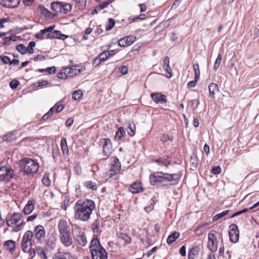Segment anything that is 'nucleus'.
Returning a JSON list of instances; mask_svg holds the SVG:
<instances>
[{
    "instance_id": "f257e3e1",
    "label": "nucleus",
    "mask_w": 259,
    "mask_h": 259,
    "mask_svg": "<svg viewBox=\"0 0 259 259\" xmlns=\"http://www.w3.org/2000/svg\"><path fill=\"white\" fill-rule=\"evenodd\" d=\"M95 207L94 202L91 200L77 201L74 206L75 219L82 221H88Z\"/></svg>"
},
{
    "instance_id": "f03ea898",
    "label": "nucleus",
    "mask_w": 259,
    "mask_h": 259,
    "mask_svg": "<svg viewBox=\"0 0 259 259\" xmlns=\"http://www.w3.org/2000/svg\"><path fill=\"white\" fill-rule=\"evenodd\" d=\"M181 177L179 173L169 174L163 172H156L150 176V182L152 185L166 182H172L171 185L178 183Z\"/></svg>"
},
{
    "instance_id": "7ed1b4c3",
    "label": "nucleus",
    "mask_w": 259,
    "mask_h": 259,
    "mask_svg": "<svg viewBox=\"0 0 259 259\" xmlns=\"http://www.w3.org/2000/svg\"><path fill=\"white\" fill-rule=\"evenodd\" d=\"M20 171L25 175H33L39 168V164L33 160L24 158L19 161Z\"/></svg>"
},
{
    "instance_id": "20e7f679",
    "label": "nucleus",
    "mask_w": 259,
    "mask_h": 259,
    "mask_svg": "<svg viewBox=\"0 0 259 259\" xmlns=\"http://www.w3.org/2000/svg\"><path fill=\"white\" fill-rule=\"evenodd\" d=\"M6 223L8 226L12 227L13 231L18 232L23 227L25 223L22 220V216L19 212L8 214L6 218Z\"/></svg>"
},
{
    "instance_id": "39448f33",
    "label": "nucleus",
    "mask_w": 259,
    "mask_h": 259,
    "mask_svg": "<svg viewBox=\"0 0 259 259\" xmlns=\"http://www.w3.org/2000/svg\"><path fill=\"white\" fill-rule=\"evenodd\" d=\"M33 233L31 231H27L22 240V249L25 252H28L31 248V241Z\"/></svg>"
},
{
    "instance_id": "423d86ee",
    "label": "nucleus",
    "mask_w": 259,
    "mask_h": 259,
    "mask_svg": "<svg viewBox=\"0 0 259 259\" xmlns=\"http://www.w3.org/2000/svg\"><path fill=\"white\" fill-rule=\"evenodd\" d=\"M121 168V164L119 161V159L114 157L110 166V169L106 172L104 174V177L106 179L110 178L114 175L118 174Z\"/></svg>"
},
{
    "instance_id": "0eeeda50",
    "label": "nucleus",
    "mask_w": 259,
    "mask_h": 259,
    "mask_svg": "<svg viewBox=\"0 0 259 259\" xmlns=\"http://www.w3.org/2000/svg\"><path fill=\"white\" fill-rule=\"evenodd\" d=\"M217 234L218 233L215 231H211L208 234V241L207 246L212 252L216 251L218 248V242L215 236V235Z\"/></svg>"
},
{
    "instance_id": "6e6552de",
    "label": "nucleus",
    "mask_w": 259,
    "mask_h": 259,
    "mask_svg": "<svg viewBox=\"0 0 259 259\" xmlns=\"http://www.w3.org/2000/svg\"><path fill=\"white\" fill-rule=\"evenodd\" d=\"M73 232L75 240L80 245L84 246L87 243V240L84 232L78 227H75Z\"/></svg>"
},
{
    "instance_id": "1a4fd4ad",
    "label": "nucleus",
    "mask_w": 259,
    "mask_h": 259,
    "mask_svg": "<svg viewBox=\"0 0 259 259\" xmlns=\"http://www.w3.org/2000/svg\"><path fill=\"white\" fill-rule=\"evenodd\" d=\"M229 235L230 241L232 242L236 243L239 240V231L238 226L235 224H231L230 226Z\"/></svg>"
},
{
    "instance_id": "9d476101",
    "label": "nucleus",
    "mask_w": 259,
    "mask_h": 259,
    "mask_svg": "<svg viewBox=\"0 0 259 259\" xmlns=\"http://www.w3.org/2000/svg\"><path fill=\"white\" fill-rule=\"evenodd\" d=\"M34 237L38 242L42 243L45 240V231L41 225L36 226L34 230Z\"/></svg>"
},
{
    "instance_id": "9b49d317",
    "label": "nucleus",
    "mask_w": 259,
    "mask_h": 259,
    "mask_svg": "<svg viewBox=\"0 0 259 259\" xmlns=\"http://www.w3.org/2000/svg\"><path fill=\"white\" fill-rule=\"evenodd\" d=\"M91 252L93 259H107V253L103 247L92 249Z\"/></svg>"
},
{
    "instance_id": "f8f14e48",
    "label": "nucleus",
    "mask_w": 259,
    "mask_h": 259,
    "mask_svg": "<svg viewBox=\"0 0 259 259\" xmlns=\"http://www.w3.org/2000/svg\"><path fill=\"white\" fill-rule=\"evenodd\" d=\"M153 101L156 104H164L166 103V97L159 93H154L151 94Z\"/></svg>"
},
{
    "instance_id": "ddd939ff",
    "label": "nucleus",
    "mask_w": 259,
    "mask_h": 259,
    "mask_svg": "<svg viewBox=\"0 0 259 259\" xmlns=\"http://www.w3.org/2000/svg\"><path fill=\"white\" fill-rule=\"evenodd\" d=\"M60 239L61 242L65 247H69L73 243V239L70 233L60 235Z\"/></svg>"
},
{
    "instance_id": "4468645a",
    "label": "nucleus",
    "mask_w": 259,
    "mask_h": 259,
    "mask_svg": "<svg viewBox=\"0 0 259 259\" xmlns=\"http://www.w3.org/2000/svg\"><path fill=\"white\" fill-rule=\"evenodd\" d=\"M59 235L70 233V227L65 220H60L58 226Z\"/></svg>"
},
{
    "instance_id": "2eb2a0df",
    "label": "nucleus",
    "mask_w": 259,
    "mask_h": 259,
    "mask_svg": "<svg viewBox=\"0 0 259 259\" xmlns=\"http://www.w3.org/2000/svg\"><path fill=\"white\" fill-rule=\"evenodd\" d=\"M55 25H51L48 28L41 30L38 33H36L35 37L39 39H43L46 38L47 34H48L52 30H54Z\"/></svg>"
},
{
    "instance_id": "dca6fc26",
    "label": "nucleus",
    "mask_w": 259,
    "mask_h": 259,
    "mask_svg": "<svg viewBox=\"0 0 259 259\" xmlns=\"http://www.w3.org/2000/svg\"><path fill=\"white\" fill-rule=\"evenodd\" d=\"M5 174L0 175V182H9L13 177V170L9 167L5 171Z\"/></svg>"
},
{
    "instance_id": "f3484780",
    "label": "nucleus",
    "mask_w": 259,
    "mask_h": 259,
    "mask_svg": "<svg viewBox=\"0 0 259 259\" xmlns=\"http://www.w3.org/2000/svg\"><path fill=\"white\" fill-rule=\"evenodd\" d=\"M67 36L61 33L60 31L57 30H52L51 31L47 34L46 38H59L64 39L67 38Z\"/></svg>"
},
{
    "instance_id": "a211bd4d",
    "label": "nucleus",
    "mask_w": 259,
    "mask_h": 259,
    "mask_svg": "<svg viewBox=\"0 0 259 259\" xmlns=\"http://www.w3.org/2000/svg\"><path fill=\"white\" fill-rule=\"evenodd\" d=\"M21 0H0V3L8 8H15L20 4Z\"/></svg>"
},
{
    "instance_id": "6ab92c4d",
    "label": "nucleus",
    "mask_w": 259,
    "mask_h": 259,
    "mask_svg": "<svg viewBox=\"0 0 259 259\" xmlns=\"http://www.w3.org/2000/svg\"><path fill=\"white\" fill-rule=\"evenodd\" d=\"M129 190L132 193L136 194L142 192L143 188L142 187L140 182H136L131 185Z\"/></svg>"
},
{
    "instance_id": "aec40b11",
    "label": "nucleus",
    "mask_w": 259,
    "mask_h": 259,
    "mask_svg": "<svg viewBox=\"0 0 259 259\" xmlns=\"http://www.w3.org/2000/svg\"><path fill=\"white\" fill-rule=\"evenodd\" d=\"M34 200H29L23 209V212L26 215L30 214L34 209Z\"/></svg>"
},
{
    "instance_id": "412c9836",
    "label": "nucleus",
    "mask_w": 259,
    "mask_h": 259,
    "mask_svg": "<svg viewBox=\"0 0 259 259\" xmlns=\"http://www.w3.org/2000/svg\"><path fill=\"white\" fill-rule=\"evenodd\" d=\"M208 90L209 96L213 99L215 98V94L219 91L218 84L214 83H211L208 86Z\"/></svg>"
},
{
    "instance_id": "4be33fe9",
    "label": "nucleus",
    "mask_w": 259,
    "mask_h": 259,
    "mask_svg": "<svg viewBox=\"0 0 259 259\" xmlns=\"http://www.w3.org/2000/svg\"><path fill=\"white\" fill-rule=\"evenodd\" d=\"M199 247L195 246L191 248L188 252V259H195L199 254Z\"/></svg>"
},
{
    "instance_id": "5701e85b",
    "label": "nucleus",
    "mask_w": 259,
    "mask_h": 259,
    "mask_svg": "<svg viewBox=\"0 0 259 259\" xmlns=\"http://www.w3.org/2000/svg\"><path fill=\"white\" fill-rule=\"evenodd\" d=\"M53 259H73V256L69 252H59L53 256Z\"/></svg>"
},
{
    "instance_id": "b1692460",
    "label": "nucleus",
    "mask_w": 259,
    "mask_h": 259,
    "mask_svg": "<svg viewBox=\"0 0 259 259\" xmlns=\"http://www.w3.org/2000/svg\"><path fill=\"white\" fill-rule=\"evenodd\" d=\"M102 246L100 245L99 240L97 237L96 235H94L92 240L91 241V244L90 246V251H92V249H97L102 247Z\"/></svg>"
},
{
    "instance_id": "393cba45",
    "label": "nucleus",
    "mask_w": 259,
    "mask_h": 259,
    "mask_svg": "<svg viewBox=\"0 0 259 259\" xmlns=\"http://www.w3.org/2000/svg\"><path fill=\"white\" fill-rule=\"evenodd\" d=\"M4 246L7 250H9L12 253L15 249V242L13 240H8L5 242Z\"/></svg>"
},
{
    "instance_id": "a878e982",
    "label": "nucleus",
    "mask_w": 259,
    "mask_h": 259,
    "mask_svg": "<svg viewBox=\"0 0 259 259\" xmlns=\"http://www.w3.org/2000/svg\"><path fill=\"white\" fill-rule=\"evenodd\" d=\"M117 237L121 240H124L126 244H130L131 242V238L126 234L119 232L117 233Z\"/></svg>"
},
{
    "instance_id": "bb28decb",
    "label": "nucleus",
    "mask_w": 259,
    "mask_h": 259,
    "mask_svg": "<svg viewBox=\"0 0 259 259\" xmlns=\"http://www.w3.org/2000/svg\"><path fill=\"white\" fill-rule=\"evenodd\" d=\"M61 11H60V13L63 14H67L70 12L72 9V5L68 3H66L64 2H61Z\"/></svg>"
},
{
    "instance_id": "cd10ccee",
    "label": "nucleus",
    "mask_w": 259,
    "mask_h": 259,
    "mask_svg": "<svg viewBox=\"0 0 259 259\" xmlns=\"http://www.w3.org/2000/svg\"><path fill=\"white\" fill-rule=\"evenodd\" d=\"M65 71L69 74L70 76L76 75L80 73V70L77 68V66H72L65 69Z\"/></svg>"
},
{
    "instance_id": "c85d7f7f",
    "label": "nucleus",
    "mask_w": 259,
    "mask_h": 259,
    "mask_svg": "<svg viewBox=\"0 0 259 259\" xmlns=\"http://www.w3.org/2000/svg\"><path fill=\"white\" fill-rule=\"evenodd\" d=\"M180 236V233L178 232L175 231L171 235H170L167 238V243L168 244H171L174 242Z\"/></svg>"
},
{
    "instance_id": "c756f323",
    "label": "nucleus",
    "mask_w": 259,
    "mask_h": 259,
    "mask_svg": "<svg viewBox=\"0 0 259 259\" xmlns=\"http://www.w3.org/2000/svg\"><path fill=\"white\" fill-rule=\"evenodd\" d=\"M155 162L159 163V165L165 166L167 167L168 165L170 163V159H169V157H167V158H160L155 160Z\"/></svg>"
},
{
    "instance_id": "7c9ffc66",
    "label": "nucleus",
    "mask_w": 259,
    "mask_h": 259,
    "mask_svg": "<svg viewBox=\"0 0 259 259\" xmlns=\"http://www.w3.org/2000/svg\"><path fill=\"white\" fill-rule=\"evenodd\" d=\"M16 41H17V37L15 36H11L5 37V39L1 42V44L4 46H8L11 44V42Z\"/></svg>"
},
{
    "instance_id": "2f4dec72",
    "label": "nucleus",
    "mask_w": 259,
    "mask_h": 259,
    "mask_svg": "<svg viewBox=\"0 0 259 259\" xmlns=\"http://www.w3.org/2000/svg\"><path fill=\"white\" fill-rule=\"evenodd\" d=\"M125 135V132L123 127H120L116 132L114 139L115 141H120Z\"/></svg>"
},
{
    "instance_id": "473e14b6",
    "label": "nucleus",
    "mask_w": 259,
    "mask_h": 259,
    "mask_svg": "<svg viewBox=\"0 0 259 259\" xmlns=\"http://www.w3.org/2000/svg\"><path fill=\"white\" fill-rule=\"evenodd\" d=\"M127 125V132L128 134L131 137L134 136L136 128L135 124L133 123H131L128 122Z\"/></svg>"
},
{
    "instance_id": "72a5a7b5",
    "label": "nucleus",
    "mask_w": 259,
    "mask_h": 259,
    "mask_svg": "<svg viewBox=\"0 0 259 259\" xmlns=\"http://www.w3.org/2000/svg\"><path fill=\"white\" fill-rule=\"evenodd\" d=\"M62 3L59 2H54L51 4L52 9L56 13H60L61 11Z\"/></svg>"
},
{
    "instance_id": "f704fd0d",
    "label": "nucleus",
    "mask_w": 259,
    "mask_h": 259,
    "mask_svg": "<svg viewBox=\"0 0 259 259\" xmlns=\"http://www.w3.org/2000/svg\"><path fill=\"white\" fill-rule=\"evenodd\" d=\"M60 144L63 153L64 154H67L68 153V148L66 138H62Z\"/></svg>"
},
{
    "instance_id": "c9c22d12",
    "label": "nucleus",
    "mask_w": 259,
    "mask_h": 259,
    "mask_svg": "<svg viewBox=\"0 0 259 259\" xmlns=\"http://www.w3.org/2000/svg\"><path fill=\"white\" fill-rule=\"evenodd\" d=\"M190 163L191 164V169L194 170L197 167L199 159L196 156H192L190 158Z\"/></svg>"
},
{
    "instance_id": "e433bc0d",
    "label": "nucleus",
    "mask_w": 259,
    "mask_h": 259,
    "mask_svg": "<svg viewBox=\"0 0 259 259\" xmlns=\"http://www.w3.org/2000/svg\"><path fill=\"white\" fill-rule=\"evenodd\" d=\"M16 139V135L14 133H10L3 137V139L4 141L11 142L14 140Z\"/></svg>"
},
{
    "instance_id": "4c0bfd02",
    "label": "nucleus",
    "mask_w": 259,
    "mask_h": 259,
    "mask_svg": "<svg viewBox=\"0 0 259 259\" xmlns=\"http://www.w3.org/2000/svg\"><path fill=\"white\" fill-rule=\"evenodd\" d=\"M229 211H230L229 210H226L222 211L221 213H218V214L215 215L212 218L213 221H218V220L222 218L223 217L226 215Z\"/></svg>"
},
{
    "instance_id": "58836bf2",
    "label": "nucleus",
    "mask_w": 259,
    "mask_h": 259,
    "mask_svg": "<svg viewBox=\"0 0 259 259\" xmlns=\"http://www.w3.org/2000/svg\"><path fill=\"white\" fill-rule=\"evenodd\" d=\"M16 50L20 52L22 55H24L27 52L26 47L23 44H19L16 47Z\"/></svg>"
},
{
    "instance_id": "ea45409f",
    "label": "nucleus",
    "mask_w": 259,
    "mask_h": 259,
    "mask_svg": "<svg viewBox=\"0 0 259 259\" xmlns=\"http://www.w3.org/2000/svg\"><path fill=\"white\" fill-rule=\"evenodd\" d=\"M222 58V55L221 54H219L217 58L214 62V64L213 66V69L216 71L218 70V69L219 68V66L220 65L221 60Z\"/></svg>"
},
{
    "instance_id": "a19ab883",
    "label": "nucleus",
    "mask_w": 259,
    "mask_h": 259,
    "mask_svg": "<svg viewBox=\"0 0 259 259\" xmlns=\"http://www.w3.org/2000/svg\"><path fill=\"white\" fill-rule=\"evenodd\" d=\"M36 252L37 254L42 259H47V256L44 250L40 247L36 248Z\"/></svg>"
},
{
    "instance_id": "79ce46f5",
    "label": "nucleus",
    "mask_w": 259,
    "mask_h": 259,
    "mask_svg": "<svg viewBox=\"0 0 259 259\" xmlns=\"http://www.w3.org/2000/svg\"><path fill=\"white\" fill-rule=\"evenodd\" d=\"M82 96V93L80 90H77L74 92L72 94V97L75 100L80 99Z\"/></svg>"
},
{
    "instance_id": "37998d69",
    "label": "nucleus",
    "mask_w": 259,
    "mask_h": 259,
    "mask_svg": "<svg viewBox=\"0 0 259 259\" xmlns=\"http://www.w3.org/2000/svg\"><path fill=\"white\" fill-rule=\"evenodd\" d=\"M193 70L195 72V77L196 79H199L200 77V72L198 64H194L193 66Z\"/></svg>"
},
{
    "instance_id": "c03bdc74",
    "label": "nucleus",
    "mask_w": 259,
    "mask_h": 259,
    "mask_svg": "<svg viewBox=\"0 0 259 259\" xmlns=\"http://www.w3.org/2000/svg\"><path fill=\"white\" fill-rule=\"evenodd\" d=\"M124 38L126 42H127V46H130L135 41L136 37L134 35H130L124 37Z\"/></svg>"
},
{
    "instance_id": "a18cd8bd",
    "label": "nucleus",
    "mask_w": 259,
    "mask_h": 259,
    "mask_svg": "<svg viewBox=\"0 0 259 259\" xmlns=\"http://www.w3.org/2000/svg\"><path fill=\"white\" fill-rule=\"evenodd\" d=\"M52 108L53 109V113L54 110H55L56 113H58L62 111L64 108V106L62 104L57 103Z\"/></svg>"
},
{
    "instance_id": "49530a36",
    "label": "nucleus",
    "mask_w": 259,
    "mask_h": 259,
    "mask_svg": "<svg viewBox=\"0 0 259 259\" xmlns=\"http://www.w3.org/2000/svg\"><path fill=\"white\" fill-rule=\"evenodd\" d=\"M42 182L46 186H50L51 185V181L49 178V175L45 174L42 179Z\"/></svg>"
},
{
    "instance_id": "de8ad7c7",
    "label": "nucleus",
    "mask_w": 259,
    "mask_h": 259,
    "mask_svg": "<svg viewBox=\"0 0 259 259\" xmlns=\"http://www.w3.org/2000/svg\"><path fill=\"white\" fill-rule=\"evenodd\" d=\"M115 21L112 18H109L108 21V25L106 27V30L108 31L111 30L115 25Z\"/></svg>"
},
{
    "instance_id": "09e8293b",
    "label": "nucleus",
    "mask_w": 259,
    "mask_h": 259,
    "mask_svg": "<svg viewBox=\"0 0 259 259\" xmlns=\"http://www.w3.org/2000/svg\"><path fill=\"white\" fill-rule=\"evenodd\" d=\"M112 149V145L108 144L106 146H103V152L105 155H109L110 152Z\"/></svg>"
},
{
    "instance_id": "8fccbe9b",
    "label": "nucleus",
    "mask_w": 259,
    "mask_h": 259,
    "mask_svg": "<svg viewBox=\"0 0 259 259\" xmlns=\"http://www.w3.org/2000/svg\"><path fill=\"white\" fill-rule=\"evenodd\" d=\"M35 46V42L34 41H30L29 43L28 46L26 48L27 52L28 54H31L34 52L33 48Z\"/></svg>"
},
{
    "instance_id": "3c124183",
    "label": "nucleus",
    "mask_w": 259,
    "mask_h": 259,
    "mask_svg": "<svg viewBox=\"0 0 259 259\" xmlns=\"http://www.w3.org/2000/svg\"><path fill=\"white\" fill-rule=\"evenodd\" d=\"M163 69L165 72L167 73L166 77L167 78H170L172 76L171 74V69L169 66V65H165V66L163 67Z\"/></svg>"
},
{
    "instance_id": "603ef678",
    "label": "nucleus",
    "mask_w": 259,
    "mask_h": 259,
    "mask_svg": "<svg viewBox=\"0 0 259 259\" xmlns=\"http://www.w3.org/2000/svg\"><path fill=\"white\" fill-rule=\"evenodd\" d=\"M111 3V1H107L106 2H104L99 5V6L97 7V9L98 10H102L106 8Z\"/></svg>"
},
{
    "instance_id": "864d4df0",
    "label": "nucleus",
    "mask_w": 259,
    "mask_h": 259,
    "mask_svg": "<svg viewBox=\"0 0 259 259\" xmlns=\"http://www.w3.org/2000/svg\"><path fill=\"white\" fill-rule=\"evenodd\" d=\"M85 186L89 188V189H92V190H95L97 188V186H96V184L94 183V182H92L91 181H87L85 183Z\"/></svg>"
},
{
    "instance_id": "5fc2aeb1",
    "label": "nucleus",
    "mask_w": 259,
    "mask_h": 259,
    "mask_svg": "<svg viewBox=\"0 0 259 259\" xmlns=\"http://www.w3.org/2000/svg\"><path fill=\"white\" fill-rule=\"evenodd\" d=\"M10 58L8 56H3L2 55L0 56V60H1L5 64H10Z\"/></svg>"
},
{
    "instance_id": "6e6d98bb",
    "label": "nucleus",
    "mask_w": 259,
    "mask_h": 259,
    "mask_svg": "<svg viewBox=\"0 0 259 259\" xmlns=\"http://www.w3.org/2000/svg\"><path fill=\"white\" fill-rule=\"evenodd\" d=\"M99 225L100 221L98 220H96L93 223V230L94 233H97L98 231Z\"/></svg>"
},
{
    "instance_id": "4d7b16f0",
    "label": "nucleus",
    "mask_w": 259,
    "mask_h": 259,
    "mask_svg": "<svg viewBox=\"0 0 259 259\" xmlns=\"http://www.w3.org/2000/svg\"><path fill=\"white\" fill-rule=\"evenodd\" d=\"M19 84V82L15 79H14L10 81V87L12 89H15L18 87Z\"/></svg>"
},
{
    "instance_id": "13d9d810",
    "label": "nucleus",
    "mask_w": 259,
    "mask_h": 259,
    "mask_svg": "<svg viewBox=\"0 0 259 259\" xmlns=\"http://www.w3.org/2000/svg\"><path fill=\"white\" fill-rule=\"evenodd\" d=\"M198 79H196L195 77L194 80L189 81L187 84V87L189 89L193 88L196 86V83Z\"/></svg>"
},
{
    "instance_id": "bf43d9fd",
    "label": "nucleus",
    "mask_w": 259,
    "mask_h": 259,
    "mask_svg": "<svg viewBox=\"0 0 259 259\" xmlns=\"http://www.w3.org/2000/svg\"><path fill=\"white\" fill-rule=\"evenodd\" d=\"M53 114V109L51 108L42 117V120H45L48 119Z\"/></svg>"
},
{
    "instance_id": "052dcab7",
    "label": "nucleus",
    "mask_w": 259,
    "mask_h": 259,
    "mask_svg": "<svg viewBox=\"0 0 259 259\" xmlns=\"http://www.w3.org/2000/svg\"><path fill=\"white\" fill-rule=\"evenodd\" d=\"M211 171L213 174L218 175L221 172V168L219 166H214L212 168Z\"/></svg>"
},
{
    "instance_id": "680f3d73",
    "label": "nucleus",
    "mask_w": 259,
    "mask_h": 259,
    "mask_svg": "<svg viewBox=\"0 0 259 259\" xmlns=\"http://www.w3.org/2000/svg\"><path fill=\"white\" fill-rule=\"evenodd\" d=\"M119 70L122 74H126L128 72V68L126 66H122L119 67Z\"/></svg>"
},
{
    "instance_id": "e2e57ef3",
    "label": "nucleus",
    "mask_w": 259,
    "mask_h": 259,
    "mask_svg": "<svg viewBox=\"0 0 259 259\" xmlns=\"http://www.w3.org/2000/svg\"><path fill=\"white\" fill-rule=\"evenodd\" d=\"M118 45L120 47H125L126 46H128L127 45V42H126L124 37L120 39L118 41Z\"/></svg>"
},
{
    "instance_id": "0e129e2a",
    "label": "nucleus",
    "mask_w": 259,
    "mask_h": 259,
    "mask_svg": "<svg viewBox=\"0 0 259 259\" xmlns=\"http://www.w3.org/2000/svg\"><path fill=\"white\" fill-rule=\"evenodd\" d=\"M99 57L102 62L105 61L108 58V56H107V53L105 52L101 53Z\"/></svg>"
},
{
    "instance_id": "69168bd1",
    "label": "nucleus",
    "mask_w": 259,
    "mask_h": 259,
    "mask_svg": "<svg viewBox=\"0 0 259 259\" xmlns=\"http://www.w3.org/2000/svg\"><path fill=\"white\" fill-rule=\"evenodd\" d=\"M145 18H146L145 14H141L138 17H137L133 18L132 19V22H135L137 20H143L145 19Z\"/></svg>"
},
{
    "instance_id": "338daca9",
    "label": "nucleus",
    "mask_w": 259,
    "mask_h": 259,
    "mask_svg": "<svg viewBox=\"0 0 259 259\" xmlns=\"http://www.w3.org/2000/svg\"><path fill=\"white\" fill-rule=\"evenodd\" d=\"M46 58V57L44 55H38L36 57H35L33 59L34 61H42L44 60Z\"/></svg>"
},
{
    "instance_id": "774afa93",
    "label": "nucleus",
    "mask_w": 259,
    "mask_h": 259,
    "mask_svg": "<svg viewBox=\"0 0 259 259\" xmlns=\"http://www.w3.org/2000/svg\"><path fill=\"white\" fill-rule=\"evenodd\" d=\"M179 252L180 253V254L182 256H186V248H185V246H182L180 249V250H179Z\"/></svg>"
}]
</instances>
